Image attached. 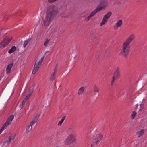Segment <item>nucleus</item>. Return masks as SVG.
Returning <instances> with one entry per match:
<instances>
[{"mask_svg":"<svg viewBox=\"0 0 147 147\" xmlns=\"http://www.w3.org/2000/svg\"><path fill=\"white\" fill-rule=\"evenodd\" d=\"M30 39L29 38L27 39L26 40L24 41L23 44V46L25 48L27 44L30 41Z\"/></svg>","mask_w":147,"mask_h":147,"instance_id":"nucleus-23","label":"nucleus"},{"mask_svg":"<svg viewBox=\"0 0 147 147\" xmlns=\"http://www.w3.org/2000/svg\"><path fill=\"white\" fill-rule=\"evenodd\" d=\"M144 107V105L143 104H140V108L139 109V111H140L142 110Z\"/></svg>","mask_w":147,"mask_h":147,"instance_id":"nucleus-28","label":"nucleus"},{"mask_svg":"<svg viewBox=\"0 0 147 147\" xmlns=\"http://www.w3.org/2000/svg\"><path fill=\"white\" fill-rule=\"evenodd\" d=\"M16 49V47L14 46H13L8 51V53L9 54H11L12 53L15 51Z\"/></svg>","mask_w":147,"mask_h":147,"instance_id":"nucleus-20","label":"nucleus"},{"mask_svg":"<svg viewBox=\"0 0 147 147\" xmlns=\"http://www.w3.org/2000/svg\"><path fill=\"white\" fill-rule=\"evenodd\" d=\"M13 65V63H10L8 65L6 68V74H9L10 73Z\"/></svg>","mask_w":147,"mask_h":147,"instance_id":"nucleus-13","label":"nucleus"},{"mask_svg":"<svg viewBox=\"0 0 147 147\" xmlns=\"http://www.w3.org/2000/svg\"><path fill=\"white\" fill-rule=\"evenodd\" d=\"M38 119V118L34 119L30 122V124L27 126L25 131L26 133H29L32 131V129L33 125L37 121Z\"/></svg>","mask_w":147,"mask_h":147,"instance_id":"nucleus-7","label":"nucleus"},{"mask_svg":"<svg viewBox=\"0 0 147 147\" xmlns=\"http://www.w3.org/2000/svg\"><path fill=\"white\" fill-rule=\"evenodd\" d=\"M49 40L48 39H46V41L44 43V45L45 46H46L47 45L48 42H49Z\"/></svg>","mask_w":147,"mask_h":147,"instance_id":"nucleus-31","label":"nucleus"},{"mask_svg":"<svg viewBox=\"0 0 147 147\" xmlns=\"http://www.w3.org/2000/svg\"><path fill=\"white\" fill-rule=\"evenodd\" d=\"M93 91L95 92H98L100 91V89L98 86L94 85L93 87Z\"/></svg>","mask_w":147,"mask_h":147,"instance_id":"nucleus-18","label":"nucleus"},{"mask_svg":"<svg viewBox=\"0 0 147 147\" xmlns=\"http://www.w3.org/2000/svg\"><path fill=\"white\" fill-rule=\"evenodd\" d=\"M120 68L118 67H117L112 77L117 79L120 76Z\"/></svg>","mask_w":147,"mask_h":147,"instance_id":"nucleus-11","label":"nucleus"},{"mask_svg":"<svg viewBox=\"0 0 147 147\" xmlns=\"http://www.w3.org/2000/svg\"><path fill=\"white\" fill-rule=\"evenodd\" d=\"M103 137L102 135L100 134L94 136L93 138V142L96 144H98Z\"/></svg>","mask_w":147,"mask_h":147,"instance_id":"nucleus-8","label":"nucleus"},{"mask_svg":"<svg viewBox=\"0 0 147 147\" xmlns=\"http://www.w3.org/2000/svg\"><path fill=\"white\" fill-rule=\"evenodd\" d=\"M108 4V1L106 0H101L100 1V7H98L100 11L102 9H104L106 7Z\"/></svg>","mask_w":147,"mask_h":147,"instance_id":"nucleus-9","label":"nucleus"},{"mask_svg":"<svg viewBox=\"0 0 147 147\" xmlns=\"http://www.w3.org/2000/svg\"><path fill=\"white\" fill-rule=\"evenodd\" d=\"M99 11H100V9H99V8H97L95 10H94L92 12H91L89 16L91 18L92 17L94 16L96 13H97Z\"/></svg>","mask_w":147,"mask_h":147,"instance_id":"nucleus-16","label":"nucleus"},{"mask_svg":"<svg viewBox=\"0 0 147 147\" xmlns=\"http://www.w3.org/2000/svg\"><path fill=\"white\" fill-rule=\"evenodd\" d=\"M66 117L65 116H63V117L61 120H60V121L59 122L58 124V125L59 126H61L62 123H63V121L65 120V119Z\"/></svg>","mask_w":147,"mask_h":147,"instance_id":"nucleus-22","label":"nucleus"},{"mask_svg":"<svg viewBox=\"0 0 147 147\" xmlns=\"http://www.w3.org/2000/svg\"><path fill=\"white\" fill-rule=\"evenodd\" d=\"M135 38V35L132 33L130 35L127 39L123 43L122 49L119 54L123 55L126 57L129 52L130 48V44Z\"/></svg>","mask_w":147,"mask_h":147,"instance_id":"nucleus-2","label":"nucleus"},{"mask_svg":"<svg viewBox=\"0 0 147 147\" xmlns=\"http://www.w3.org/2000/svg\"><path fill=\"white\" fill-rule=\"evenodd\" d=\"M91 17L89 15L87 17L85 18V21L86 22H88Z\"/></svg>","mask_w":147,"mask_h":147,"instance_id":"nucleus-30","label":"nucleus"},{"mask_svg":"<svg viewBox=\"0 0 147 147\" xmlns=\"http://www.w3.org/2000/svg\"><path fill=\"white\" fill-rule=\"evenodd\" d=\"M123 23L121 20H119L113 26V28L115 30H117L119 27L121 26Z\"/></svg>","mask_w":147,"mask_h":147,"instance_id":"nucleus-12","label":"nucleus"},{"mask_svg":"<svg viewBox=\"0 0 147 147\" xmlns=\"http://www.w3.org/2000/svg\"><path fill=\"white\" fill-rule=\"evenodd\" d=\"M146 100L145 99H143L142 100V102H146Z\"/></svg>","mask_w":147,"mask_h":147,"instance_id":"nucleus-34","label":"nucleus"},{"mask_svg":"<svg viewBox=\"0 0 147 147\" xmlns=\"http://www.w3.org/2000/svg\"><path fill=\"white\" fill-rule=\"evenodd\" d=\"M58 11V8L55 5L51 4L46 8L45 16L43 20L44 26L47 28L54 19Z\"/></svg>","mask_w":147,"mask_h":147,"instance_id":"nucleus-1","label":"nucleus"},{"mask_svg":"<svg viewBox=\"0 0 147 147\" xmlns=\"http://www.w3.org/2000/svg\"><path fill=\"white\" fill-rule=\"evenodd\" d=\"M85 88L83 86H82L78 90V95H81L82 94Z\"/></svg>","mask_w":147,"mask_h":147,"instance_id":"nucleus-17","label":"nucleus"},{"mask_svg":"<svg viewBox=\"0 0 147 147\" xmlns=\"http://www.w3.org/2000/svg\"><path fill=\"white\" fill-rule=\"evenodd\" d=\"M112 13L111 12L109 11L105 14L103 17L104 18L108 20V19L110 17Z\"/></svg>","mask_w":147,"mask_h":147,"instance_id":"nucleus-19","label":"nucleus"},{"mask_svg":"<svg viewBox=\"0 0 147 147\" xmlns=\"http://www.w3.org/2000/svg\"><path fill=\"white\" fill-rule=\"evenodd\" d=\"M14 118V116L13 115H11L8 117L6 121L4 124L1 129L0 130V134L3 131L7 128L8 125L11 123Z\"/></svg>","mask_w":147,"mask_h":147,"instance_id":"nucleus-3","label":"nucleus"},{"mask_svg":"<svg viewBox=\"0 0 147 147\" xmlns=\"http://www.w3.org/2000/svg\"><path fill=\"white\" fill-rule=\"evenodd\" d=\"M146 70H147V68Z\"/></svg>","mask_w":147,"mask_h":147,"instance_id":"nucleus-35","label":"nucleus"},{"mask_svg":"<svg viewBox=\"0 0 147 147\" xmlns=\"http://www.w3.org/2000/svg\"><path fill=\"white\" fill-rule=\"evenodd\" d=\"M75 141V137L73 135L70 134L67 136L64 140V143L65 144L68 145Z\"/></svg>","mask_w":147,"mask_h":147,"instance_id":"nucleus-5","label":"nucleus"},{"mask_svg":"<svg viewBox=\"0 0 147 147\" xmlns=\"http://www.w3.org/2000/svg\"><path fill=\"white\" fill-rule=\"evenodd\" d=\"M55 74L54 73H52L50 78V81H53L55 78Z\"/></svg>","mask_w":147,"mask_h":147,"instance_id":"nucleus-24","label":"nucleus"},{"mask_svg":"<svg viewBox=\"0 0 147 147\" xmlns=\"http://www.w3.org/2000/svg\"><path fill=\"white\" fill-rule=\"evenodd\" d=\"M16 135L15 134H12L4 142V144L7 145H9L11 143H13L14 141Z\"/></svg>","mask_w":147,"mask_h":147,"instance_id":"nucleus-6","label":"nucleus"},{"mask_svg":"<svg viewBox=\"0 0 147 147\" xmlns=\"http://www.w3.org/2000/svg\"><path fill=\"white\" fill-rule=\"evenodd\" d=\"M44 58V57H42L40 60H36L34 67L38 68L39 69L41 65V63L43 60Z\"/></svg>","mask_w":147,"mask_h":147,"instance_id":"nucleus-10","label":"nucleus"},{"mask_svg":"<svg viewBox=\"0 0 147 147\" xmlns=\"http://www.w3.org/2000/svg\"><path fill=\"white\" fill-rule=\"evenodd\" d=\"M57 0H48V1L49 3H53L55 2Z\"/></svg>","mask_w":147,"mask_h":147,"instance_id":"nucleus-32","label":"nucleus"},{"mask_svg":"<svg viewBox=\"0 0 147 147\" xmlns=\"http://www.w3.org/2000/svg\"><path fill=\"white\" fill-rule=\"evenodd\" d=\"M136 113L135 111H133L131 115V117L133 119H134L136 114Z\"/></svg>","mask_w":147,"mask_h":147,"instance_id":"nucleus-26","label":"nucleus"},{"mask_svg":"<svg viewBox=\"0 0 147 147\" xmlns=\"http://www.w3.org/2000/svg\"><path fill=\"white\" fill-rule=\"evenodd\" d=\"M12 38L7 37L4 38L0 43V48L3 49L12 40Z\"/></svg>","mask_w":147,"mask_h":147,"instance_id":"nucleus-4","label":"nucleus"},{"mask_svg":"<svg viewBox=\"0 0 147 147\" xmlns=\"http://www.w3.org/2000/svg\"><path fill=\"white\" fill-rule=\"evenodd\" d=\"M107 20L103 17V18L102 19V21L100 23V26H102L103 25H104L107 22Z\"/></svg>","mask_w":147,"mask_h":147,"instance_id":"nucleus-21","label":"nucleus"},{"mask_svg":"<svg viewBox=\"0 0 147 147\" xmlns=\"http://www.w3.org/2000/svg\"><path fill=\"white\" fill-rule=\"evenodd\" d=\"M57 66H56V67L54 69L53 72L52 73H54V74H55L56 72L57 71Z\"/></svg>","mask_w":147,"mask_h":147,"instance_id":"nucleus-33","label":"nucleus"},{"mask_svg":"<svg viewBox=\"0 0 147 147\" xmlns=\"http://www.w3.org/2000/svg\"><path fill=\"white\" fill-rule=\"evenodd\" d=\"M38 69V68L35 67H34L32 71V74H35Z\"/></svg>","mask_w":147,"mask_h":147,"instance_id":"nucleus-27","label":"nucleus"},{"mask_svg":"<svg viewBox=\"0 0 147 147\" xmlns=\"http://www.w3.org/2000/svg\"><path fill=\"white\" fill-rule=\"evenodd\" d=\"M144 130L143 129H140L139 131H138L136 132V135L137 137L138 138L140 137L144 133Z\"/></svg>","mask_w":147,"mask_h":147,"instance_id":"nucleus-14","label":"nucleus"},{"mask_svg":"<svg viewBox=\"0 0 147 147\" xmlns=\"http://www.w3.org/2000/svg\"><path fill=\"white\" fill-rule=\"evenodd\" d=\"M116 79H117L115 78H114L112 77V80L111 82V85H112L113 84L114 81Z\"/></svg>","mask_w":147,"mask_h":147,"instance_id":"nucleus-29","label":"nucleus"},{"mask_svg":"<svg viewBox=\"0 0 147 147\" xmlns=\"http://www.w3.org/2000/svg\"><path fill=\"white\" fill-rule=\"evenodd\" d=\"M27 100L26 99V98H24L21 104H20V107L22 108Z\"/></svg>","mask_w":147,"mask_h":147,"instance_id":"nucleus-25","label":"nucleus"},{"mask_svg":"<svg viewBox=\"0 0 147 147\" xmlns=\"http://www.w3.org/2000/svg\"><path fill=\"white\" fill-rule=\"evenodd\" d=\"M33 92V89H30L29 90V91L27 94L26 95L25 97V98L27 100L29 98V97L31 96Z\"/></svg>","mask_w":147,"mask_h":147,"instance_id":"nucleus-15","label":"nucleus"}]
</instances>
